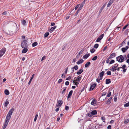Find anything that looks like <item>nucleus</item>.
Listing matches in <instances>:
<instances>
[{
	"label": "nucleus",
	"mask_w": 129,
	"mask_h": 129,
	"mask_svg": "<svg viewBox=\"0 0 129 129\" xmlns=\"http://www.w3.org/2000/svg\"><path fill=\"white\" fill-rule=\"evenodd\" d=\"M116 60L119 62H122L124 60V58L123 56L121 55L116 58Z\"/></svg>",
	"instance_id": "1"
},
{
	"label": "nucleus",
	"mask_w": 129,
	"mask_h": 129,
	"mask_svg": "<svg viewBox=\"0 0 129 129\" xmlns=\"http://www.w3.org/2000/svg\"><path fill=\"white\" fill-rule=\"evenodd\" d=\"M27 43V40H24L21 43V47L22 48L28 47V45Z\"/></svg>",
	"instance_id": "2"
},
{
	"label": "nucleus",
	"mask_w": 129,
	"mask_h": 129,
	"mask_svg": "<svg viewBox=\"0 0 129 129\" xmlns=\"http://www.w3.org/2000/svg\"><path fill=\"white\" fill-rule=\"evenodd\" d=\"M63 102L62 100H59L58 98L57 99V101L56 105V107H60L61 105L62 104Z\"/></svg>",
	"instance_id": "3"
},
{
	"label": "nucleus",
	"mask_w": 129,
	"mask_h": 129,
	"mask_svg": "<svg viewBox=\"0 0 129 129\" xmlns=\"http://www.w3.org/2000/svg\"><path fill=\"white\" fill-rule=\"evenodd\" d=\"M97 114V112L95 110L92 111L90 113L88 114V116L89 117H91L93 115H96Z\"/></svg>",
	"instance_id": "4"
},
{
	"label": "nucleus",
	"mask_w": 129,
	"mask_h": 129,
	"mask_svg": "<svg viewBox=\"0 0 129 129\" xmlns=\"http://www.w3.org/2000/svg\"><path fill=\"white\" fill-rule=\"evenodd\" d=\"M6 50L5 48H3L0 51V57H2L5 53Z\"/></svg>",
	"instance_id": "5"
},
{
	"label": "nucleus",
	"mask_w": 129,
	"mask_h": 129,
	"mask_svg": "<svg viewBox=\"0 0 129 129\" xmlns=\"http://www.w3.org/2000/svg\"><path fill=\"white\" fill-rule=\"evenodd\" d=\"M92 100L91 103V104L94 106L96 105L97 101L95 99L93 98H92Z\"/></svg>",
	"instance_id": "6"
},
{
	"label": "nucleus",
	"mask_w": 129,
	"mask_h": 129,
	"mask_svg": "<svg viewBox=\"0 0 129 129\" xmlns=\"http://www.w3.org/2000/svg\"><path fill=\"white\" fill-rule=\"evenodd\" d=\"M96 85V84L95 83H94V84L91 85L90 86V89H89V91H91L95 87V86Z\"/></svg>",
	"instance_id": "7"
},
{
	"label": "nucleus",
	"mask_w": 129,
	"mask_h": 129,
	"mask_svg": "<svg viewBox=\"0 0 129 129\" xmlns=\"http://www.w3.org/2000/svg\"><path fill=\"white\" fill-rule=\"evenodd\" d=\"M129 48V47L128 46H126L125 47L122 48L121 49V50L123 53H124L126 51V50L128 49Z\"/></svg>",
	"instance_id": "8"
},
{
	"label": "nucleus",
	"mask_w": 129,
	"mask_h": 129,
	"mask_svg": "<svg viewBox=\"0 0 129 129\" xmlns=\"http://www.w3.org/2000/svg\"><path fill=\"white\" fill-rule=\"evenodd\" d=\"M115 0H110L107 5V7H109L114 1Z\"/></svg>",
	"instance_id": "9"
},
{
	"label": "nucleus",
	"mask_w": 129,
	"mask_h": 129,
	"mask_svg": "<svg viewBox=\"0 0 129 129\" xmlns=\"http://www.w3.org/2000/svg\"><path fill=\"white\" fill-rule=\"evenodd\" d=\"M106 3H105L102 6L101 8L100 9L99 11V13H101V12L102 11L103 9L106 6Z\"/></svg>",
	"instance_id": "10"
},
{
	"label": "nucleus",
	"mask_w": 129,
	"mask_h": 129,
	"mask_svg": "<svg viewBox=\"0 0 129 129\" xmlns=\"http://www.w3.org/2000/svg\"><path fill=\"white\" fill-rule=\"evenodd\" d=\"M27 48L28 47L22 48H23L24 49L22 50V53H26L28 50Z\"/></svg>",
	"instance_id": "11"
},
{
	"label": "nucleus",
	"mask_w": 129,
	"mask_h": 129,
	"mask_svg": "<svg viewBox=\"0 0 129 129\" xmlns=\"http://www.w3.org/2000/svg\"><path fill=\"white\" fill-rule=\"evenodd\" d=\"M111 82V79H107L106 80L105 83L106 84H108Z\"/></svg>",
	"instance_id": "12"
},
{
	"label": "nucleus",
	"mask_w": 129,
	"mask_h": 129,
	"mask_svg": "<svg viewBox=\"0 0 129 129\" xmlns=\"http://www.w3.org/2000/svg\"><path fill=\"white\" fill-rule=\"evenodd\" d=\"M116 56V53H113L109 56V57L111 58L114 57Z\"/></svg>",
	"instance_id": "13"
},
{
	"label": "nucleus",
	"mask_w": 129,
	"mask_h": 129,
	"mask_svg": "<svg viewBox=\"0 0 129 129\" xmlns=\"http://www.w3.org/2000/svg\"><path fill=\"white\" fill-rule=\"evenodd\" d=\"M91 64V63L90 62L88 61L85 64V67L86 68L88 67Z\"/></svg>",
	"instance_id": "14"
},
{
	"label": "nucleus",
	"mask_w": 129,
	"mask_h": 129,
	"mask_svg": "<svg viewBox=\"0 0 129 129\" xmlns=\"http://www.w3.org/2000/svg\"><path fill=\"white\" fill-rule=\"evenodd\" d=\"M90 54H86L83 57V58L86 59L88 58L90 55Z\"/></svg>",
	"instance_id": "15"
},
{
	"label": "nucleus",
	"mask_w": 129,
	"mask_h": 129,
	"mask_svg": "<svg viewBox=\"0 0 129 129\" xmlns=\"http://www.w3.org/2000/svg\"><path fill=\"white\" fill-rule=\"evenodd\" d=\"M14 111V109L13 108L11 109L9 111L8 113L12 115Z\"/></svg>",
	"instance_id": "16"
},
{
	"label": "nucleus",
	"mask_w": 129,
	"mask_h": 129,
	"mask_svg": "<svg viewBox=\"0 0 129 129\" xmlns=\"http://www.w3.org/2000/svg\"><path fill=\"white\" fill-rule=\"evenodd\" d=\"M105 73L104 71H102L99 74V76L100 77H101L103 78V77L104 74Z\"/></svg>",
	"instance_id": "17"
},
{
	"label": "nucleus",
	"mask_w": 129,
	"mask_h": 129,
	"mask_svg": "<svg viewBox=\"0 0 129 129\" xmlns=\"http://www.w3.org/2000/svg\"><path fill=\"white\" fill-rule=\"evenodd\" d=\"M83 72V70L82 69H80L79 71L77 72V73L78 75H79L82 73Z\"/></svg>",
	"instance_id": "18"
},
{
	"label": "nucleus",
	"mask_w": 129,
	"mask_h": 129,
	"mask_svg": "<svg viewBox=\"0 0 129 129\" xmlns=\"http://www.w3.org/2000/svg\"><path fill=\"white\" fill-rule=\"evenodd\" d=\"M83 61L84 60L83 59H81L77 61L76 63L78 64H79L80 63H83Z\"/></svg>",
	"instance_id": "19"
},
{
	"label": "nucleus",
	"mask_w": 129,
	"mask_h": 129,
	"mask_svg": "<svg viewBox=\"0 0 129 129\" xmlns=\"http://www.w3.org/2000/svg\"><path fill=\"white\" fill-rule=\"evenodd\" d=\"M8 99L6 100V101L4 103V106L5 107H7L8 104L9 103V102L7 101Z\"/></svg>",
	"instance_id": "20"
},
{
	"label": "nucleus",
	"mask_w": 129,
	"mask_h": 129,
	"mask_svg": "<svg viewBox=\"0 0 129 129\" xmlns=\"http://www.w3.org/2000/svg\"><path fill=\"white\" fill-rule=\"evenodd\" d=\"M103 78L100 77V78L99 77L98 78H97L96 79V81L98 83H100V80H101Z\"/></svg>",
	"instance_id": "21"
},
{
	"label": "nucleus",
	"mask_w": 129,
	"mask_h": 129,
	"mask_svg": "<svg viewBox=\"0 0 129 129\" xmlns=\"http://www.w3.org/2000/svg\"><path fill=\"white\" fill-rule=\"evenodd\" d=\"M4 93L5 94L8 95L9 94V92L8 90L7 89H6L4 91Z\"/></svg>",
	"instance_id": "22"
},
{
	"label": "nucleus",
	"mask_w": 129,
	"mask_h": 129,
	"mask_svg": "<svg viewBox=\"0 0 129 129\" xmlns=\"http://www.w3.org/2000/svg\"><path fill=\"white\" fill-rule=\"evenodd\" d=\"M73 92L72 90H71L69 92L67 97H71L72 95Z\"/></svg>",
	"instance_id": "23"
},
{
	"label": "nucleus",
	"mask_w": 129,
	"mask_h": 129,
	"mask_svg": "<svg viewBox=\"0 0 129 129\" xmlns=\"http://www.w3.org/2000/svg\"><path fill=\"white\" fill-rule=\"evenodd\" d=\"M38 44V43L37 42H35L32 44V46L33 47L36 46Z\"/></svg>",
	"instance_id": "24"
},
{
	"label": "nucleus",
	"mask_w": 129,
	"mask_h": 129,
	"mask_svg": "<svg viewBox=\"0 0 129 129\" xmlns=\"http://www.w3.org/2000/svg\"><path fill=\"white\" fill-rule=\"evenodd\" d=\"M26 21L24 20H23L21 21L22 23L24 25H26Z\"/></svg>",
	"instance_id": "25"
},
{
	"label": "nucleus",
	"mask_w": 129,
	"mask_h": 129,
	"mask_svg": "<svg viewBox=\"0 0 129 129\" xmlns=\"http://www.w3.org/2000/svg\"><path fill=\"white\" fill-rule=\"evenodd\" d=\"M56 27L57 26H55L53 27H51L50 30L51 31H52L56 28Z\"/></svg>",
	"instance_id": "26"
},
{
	"label": "nucleus",
	"mask_w": 129,
	"mask_h": 129,
	"mask_svg": "<svg viewBox=\"0 0 129 129\" xmlns=\"http://www.w3.org/2000/svg\"><path fill=\"white\" fill-rule=\"evenodd\" d=\"M116 67H115L114 66L112 67V69H111V71L112 72H114L115 71H116Z\"/></svg>",
	"instance_id": "27"
},
{
	"label": "nucleus",
	"mask_w": 129,
	"mask_h": 129,
	"mask_svg": "<svg viewBox=\"0 0 129 129\" xmlns=\"http://www.w3.org/2000/svg\"><path fill=\"white\" fill-rule=\"evenodd\" d=\"M11 117H8V116H6V118L5 119V121H9Z\"/></svg>",
	"instance_id": "28"
},
{
	"label": "nucleus",
	"mask_w": 129,
	"mask_h": 129,
	"mask_svg": "<svg viewBox=\"0 0 129 129\" xmlns=\"http://www.w3.org/2000/svg\"><path fill=\"white\" fill-rule=\"evenodd\" d=\"M108 92V93L107 94L106 97H110L111 95V92L110 91H109Z\"/></svg>",
	"instance_id": "29"
},
{
	"label": "nucleus",
	"mask_w": 129,
	"mask_h": 129,
	"mask_svg": "<svg viewBox=\"0 0 129 129\" xmlns=\"http://www.w3.org/2000/svg\"><path fill=\"white\" fill-rule=\"evenodd\" d=\"M112 97H110L107 101V103L109 104L111 103V100Z\"/></svg>",
	"instance_id": "30"
},
{
	"label": "nucleus",
	"mask_w": 129,
	"mask_h": 129,
	"mask_svg": "<svg viewBox=\"0 0 129 129\" xmlns=\"http://www.w3.org/2000/svg\"><path fill=\"white\" fill-rule=\"evenodd\" d=\"M73 68L75 70H76L78 69V66L76 65L73 67Z\"/></svg>",
	"instance_id": "31"
},
{
	"label": "nucleus",
	"mask_w": 129,
	"mask_h": 129,
	"mask_svg": "<svg viewBox=\"0 0 129 129\" xmlns=\"http://www.w3.org/2000/svg\"><path fill=\"white\" fill-rule=\"evenodd\" d=\"M97 58L98 56H97L96 55L95 56L93 57L92 58V60L93 61L97 59Z\"/></svg>",
	"instance_id": "32"
},
{
	"label": "nucleus",
	"mask_w": 129,
	"mask_h": 129,
	"mask_svg": "<svg viewBox=\"0 0 129 129\" xmlns=\"http://www.w3.org/2000/svg\"><path fill=\"white\" fill-rule=\"evenodd\" d=\"M124 107H126L129 106V102L125 104L124 105Z\"/></svg>",
	"instance_id": "33"
},
{
	"label": "nucleus",
	"mask_w": 129,
	"mask_h": 129,
	"mask_svg": "<svg viewBox=\"0 0 129 129\" xmlns=\"http://www.w3.org/2000/svg\"><path fill=\"white\" fill-rule=\"evenodd\" d=\"M129 121V119H126L124 120V123L125 124H127Z\"/></svg>",
	"instance_id": "34"
},
{
	"label": "nucleus",
	"mask_w": 129,
	"mask_h": 129,
	"mask_svg": "<svg viewBox=\"0 0 129 129\" xmlns=\"http://www.w3.org/2000/svg\"><path fill=\"white\" fill-rule=\"evenodd\" d=\"M99 46V45L98 44H96L94 45V47L95 49H97L98 48Z\"/></svg>",
	"instance_id": "35"
},
{
	"label": "nucleus",
	"mask_w": 129,
	"mask_h": 129,
	"mask_svg": "<svg viewBox=\"0 0 129 129\" xmlns=\"http://www.w3.org/2000/svg\"><path fill=\"white\" fill-rule=\"evenodd\" d=\"M49 34V33L48 32L44 34L45 37H47Z\"/></svg>",
	"instance_id": "36"
},
{
	"label": "nucleus",
	"mask_w": 129,
	"mask_h": 129,
	"mask_svg": "<svg viewBox=\"0 0 129 129\" xmlns=\"http://www.w3.org/2000/svg\"><path fill=\"white\" fill-rule=\"evenodd\" d=\"M81 77H82V76H80V75H79V76H78V77L77 78V79H78V81H80L81 80Z\"/></svg>",
	"instance_id": "37"
},
{
	"label": "nucleus",
	"mask_w": 129,
	"mask_h": 129,
	"mask_svg": "<svg viewBox=\"0 0 129 129\" xmlns=\"http://www.w3.org/2000/svg\"><path fill=\"white\" fill-rule=\"evenodd\" d=\"M104 35V34H102V35H100V36H99L98 37H99V38H100V39H101L102 40V39L103 38Z\"/></svg>",
	"instance_id": "38"
},
{
	"label": "nucleus",
	"mask_w": 129,
	"mask_h": 129,
	"mask_svg": "<svg viewBox=\"0 0 129 129\" xmlns=\"http://www.w3.org/2000/svg\"><path fill=\"white\" fill-rule=\"evenodd\" d=\"M111 58L109 57L107 58L106 60V62L107 63H108L110 61V59Z\"/></svg>",
	"instance_id": "39"
},
{
	"label": "nucleus",
	"mask_w": 129,
	"mask_h": 129,
	"mask_svg": "<svg viewBox=\"0 0 129 129\" xmlns=\"http://www.w3.org/2000/svg\"><path fill=\"white\" fill-rule=\"evenodd\" d=\"M90 51L91 53H93L94 52L95 50L94 48H92V49H90Z\"/></svg>",
	"instance_id": "40"
},
{
	"label": "nucleus",
	"mask_w": 129,
	"mask_h": 129,
	"mask_svg": "<svg viewBox=\"0 0 129 129\" xmlns=\"http://www.w3.org/2000/svg\"><path fill=\"white\" fill-rule=\"evenodd\" d=\"M106 74L107 75H111V72L110 71H108L107 72Z\"/></svg>",
	"instance_id": "41"
},
{
	"label": "nucleus",
	"mask_w": 129,
	"mask_h": 129,
	"mask_svg": "<svg viewBox=\"0 0 129 129\" xmlns=\"http://www.w3.org/2000/svg\"><path fill=\"white\" fill-rule=\"evenodd\" d=\"M9 122V121L5 120V122L4 123V125L7 126Z\"/></svg>",
	"instance_id": "42"
},
{
	"label": "nucleus",
	"mask_w": 129,
	"mask_h": 129,
	"mask_svg": "<svg viewBox=\"0 0 129 129\" xmlns=\"http://www.w3.org/2000/svg\"><path fill=\"white\" fill-rule=\"evenodd\" d=\"M115 62V61L114 60H112L110 62H109V64H111L112 63H114Z\"/></svg>",
	"instance_id": "43"
},
{
	"label": "nucleus",
	"mask_w": 129,
	"mask_h": 129,
	"mask_svg": "<svg viewBox=\"0 0 129 129\" xmlns=\"http://www.w3.org/2000/svg\"><path fill=\"white\" fill-rule=\"evenodd\" d=\"M63 90L61 92V93L62 94H63L64 93L65 91H66V88L64 87L63 88Z\"/></svg>",
	"instance_id": "44"
},
{
	"label": "nucleus",
	"mask_w": 129,
	"mask_h": 129,
	"mask_svg": "<svg viewBox=\"0 0 129 129\" xmlns=\"http://www.w3.org/2000/svg\"><path fill=\"white\" fill-rule=\"evenodd\" d=\"M62 80L61 79H59L58 82V83H60L62 81Z\"/></svg>",
	"instance_id": "45"
},
{
	"label": "nucleus",
	"mask_w": 129,
	"mask_h": 129,
	"mask_svg": "<svg viewBox=\"0 0 129 129\" xmlns=\"http://www.w3.org/2000/svg\"><path fill=\"white\" fill-rule=\"evenodd\" d=\"M101 40V39L99 38V37H98L96 41V42H99Z\"/></svg>",
	"instance_id": "46"
},
{
	"label": "nucleus",
	"mask_w": 129,
	"mask_h": 129,
	"mask_svg": "<svg viewBox=\"0 0 129 129\" xmlns=\"http://www.w3.org/2000/svg\"><path fill=\"white\" fill-rule=\"evenodd\" d=\"M126 67V66L125 64H124L122 65V67H120V68L122 69H125Z\"/></svg>",
	"instance_id": "47"
},
{
	"label": "nucleus",
	"mask_w": 129,
	"mask_h": 129,
	"mask_svg": "<svg viewBox=\"0 0 129 129\" xmlns=\"http://www.w3.org/2000/svg\"><path fill=\"white\" fill-rule=\"evenodd\" d=\"M73 82L75 83V85H76L77 87L78 86V84L79 83L77 82H75V81H74Z\"/></svg>",
	"instance_id": "48"
},
{
	"label": "nucleus",
	"mask_w": 129,
	"mask_h": 129,
	"mask_svg": "<svg viewBox=\"0 0 129 129\" xmlns=\"http://www.w3.org/2000/svg\"><path fill=\"white\" fill-rule=\"evenodd\" d=\"M128 32H129V29L128 28H127L125 30L124 33L125 34L126 33H127Z\"/></svg>",
	"instance_id": "49"
},
{
	"label": "nucleus",
	"mask_w": 129,
	"mask_h": 129,
	"mask_svg": "<svg viewBox=\"0 0 129 129\" xmlns=\"http://www.w3.org/2000/svg\"><path fill=\"white\" fill-rule=\"evenodd\" d=\"M82 53V50L80 51L78 53V54L77 55V56H80V54Z\"/></svg>",
	"instance_id": "50"
},
{
	"label": "nucleus",
	"mask_w": 129,
	"mask_h": 129,
	"mask_svg": "<svg viewBox=\"0 0 129 129\" xmlns=\"http://www.w3.org/2000/svg\"><path fill=\"white\" fill-rule=\"evenodd\" d=\"M106 94V92H103L102 94H101V96H103L105 95Z\"/></svg>",
	"instance_id": "51"
},
{
	"label": "nucleus",
	"mask_w": 129,
	"mask_h": 129,
	"mask_svg": "<svg viewBox=\"0 0 129 129\" xmlns=\"http://www.w3.org/2000/svg\"><path fill=\"white\" fill-rule=\"evenodd\" d=\"M101 119L104 122H105V118L104 117L102 116L101 117Z\"/></svg>",
	"instance_id": "52"
},
{
	"label": "nucleus",
	"mask_w": 129,
	"mask_h": 129,
	"mask_svg": "<svg viewBox=\"0 0 129 129\" xmlns=\"http://www.w3.org/2000/svg\"><path fill=\"white\" fill-rule=\"evenodd\" d=\"M99 125V126L98 127V128H101V126H102V124H97Z\"/></svg>",
	"instance_id": "53"
},
{
	"label": "nucleus",
	"mask_w": 129,
	"mask_h": 129,
	"mask_svg": "<svg viewBox=\"0 0 129 129\" xmlns=\"http://www.w3.org/2000/svg\"><path fill=\"white\" fill-rule=\"evenodd\" d=\"M129 25L128 24H127L125 25L123 27V28H124V29H125L128 26V25Z\"/></svg>",
	"instance_id": "54"
},
{
	"label": "nucleus",
	"mask_w": 129,
	"mask_h": 129,
	"mask_svg": "<svg viewBox=\"0 0 129 129\" xmlns=\"http://www.w3.org/2000/svg\"><path fill=\"white\" fill-rule=\"evenodd\" d=\"M79 11H79V10H77V11L76 12L75 14V16H77V15L78 13L79 12Z\"/></svg>",
	"instance_id": "55"
},
{
	"label": "nucleus",
	"mask_w": 129,
	"mask_h": 129,
	"mask_svg": "<svg viewBox=\"0 0 129 129\" xmlns=\"http://www.w3.org/2000/svg\"><path fill=\"white\" fill-rule=\"evenodd\" d=\"M7 12L6 11H5L2 14L3 15H7Z\"/></svg>",
	"instance_id": "56"
},
{
	"label": "nucleus",
	"mask_w": 129,
	"mask_h": 129,
	"mask_svg": "<svg viewBox=\"0 0 129 129\" xmlns=\"http://www.w3.org/2000/svg\"><path fill=\"white\" fill-rule=\"evenodd\" d=\"M69 84V81H66L65 82V85H68Z\"/></svg>",
	"instance_id": "57"
},
{
	"label": "nucleus",
	"mask_w": 129,
	"mask_h": 129,
	"mask_svg": "<svg viewBox=\"0 0 129 129\" xmlns=\"http://www.w3.org/2000/svg\"><path fill=\"white\" fill-rule=\"evenodd\" d=\"M71 76H69L68 78H66V80H70L71 78Z\"/></svg>",
	"instance_id": "58"
},
{
	"label": "nucleus",
	"mask_w": 129,
	"mask_h": 129,
	"mask_svg": "<svg viewBox=\"0 0 129 129\" xmlns=\"http://www.w3.org/2000/svg\"><path fill=\"white\" fill-rule=\"evenodd\" d=\"M69 109V107L68 106H66L65 108V109L66 110H68Z\"/></svg>",
	"instance_id": "59"
},
{
	"label": "nucleus",
	"mask_w": 129,
	"mask_h": 129,
	"mask_svg": "<svg viewBox=\"0 0 129 129\" xmlns=\"http://www.w3.org/2000/svg\"><path fill=\"white\" fill-rule=\"evenodd\" d=\"M85 2L84 1H83V2L81 4V5L83 6L84 5Z\"/></svg>",
	"instance_id": "60"
},
{
	"label": "nucleus",
	"mask_w": 129,
	"mask_h": 129,
	"mask_svg": "<svg viewBox=\"0 0 129 129\" xmlns=\"http://www.w3.org/2000/svg\"><path fill=\"white\" fill-rule=\"evenodd\" d=\"M124 58V60H125L127 59V57L126 55H124L123 56Z\"/></svg>",
	"instance_id": "61"
},
{
	"label": "nucleus",
	"mask_w": 129,
	"mask_h": 129,
	"mask_svg": "<svg viewBox=\"0 0 129 129\" xmlns=\"http://www.w3.org/2000/svg\"><path fill=\"white\" fill-rule=\"evenodd\" d=\"M111 126L110 125H109L107 127L108 129H111Z\"/></svg>",
	"instance_id": "62"
},
{
	"label": "nucleus",
	"mask_w": 129,
	"mask_h": 129,
	"mask_svg": "<svg viewBox=\"0 0 129 129\" xmlns=\"http://www.w3.org/2000/svg\"><path fill=\"white\" fill-rule=\"evenodd\" d=\"M80 5V4L78 5H77L75 8V10H76L79 7V5Z\"/></svg>",
	"instance_id": "63"
},
{
	"label": "nucleus",
	"mask_w": 129,
	"mask_h": 129,
	"mask_svg": "<svg viewBox=\"0 0 129 129\" xmlns=\"http://www.w3.org/2000/svg\"><path fill=\"white\" fill-rule=\"evenodd\" d=\"M11 115L10 114H9V113H8L7 114V116H8V117H11Z\"/></svg>",
	"instance_id": "64"
}]
</instances>
